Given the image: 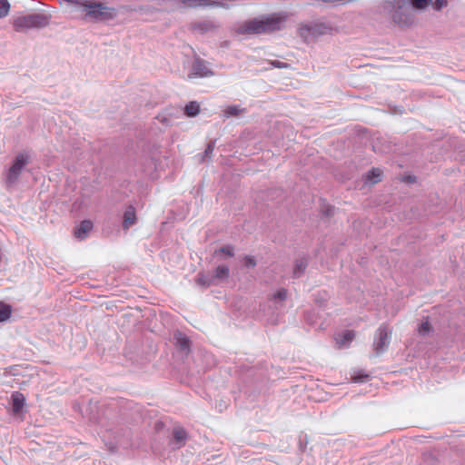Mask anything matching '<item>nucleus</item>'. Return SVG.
<instances>
[{"instance_id": "1", "label": "nucleus", "mask_w": 465, "mask_h": 465, "mask_svg": "<svg viewBox=\"0 0 465 465\" xmlns=\"http://www.w3.org/2000/svg\"><path fill=\"white\" fill-rule=\"evenodd\" d=\"M50 23V16L35 13L16 17L13 25L16 32H25L31 29H40L47 26Z\"/></svg>"}, {"instance_id": "2", "label": "nucleus", "mask_w": 465, "mask_h": 465, "mask_svg": "<svg viewBox=\"0 0 465 465\" xmlns=\"http://www.w3.org/2000/svg\"><path fill=\"white\" fill-rule=\"evenodd\" d=\"M282 20L278 17H265L247 22L241 32L248 34H262L280 30Z\"/></svg>"}, {"instance_id": "3", "label": "nucleus", "mask_w": 465, "mask_h": 465, "mask_svg": "<svg viewBox=\"0 0 465 465\" xmlns=\"http://www.w3.org/2000/svg\"><path fill=\"white\" fill-rule=\"evenodd\" d=\"M84 19L90 21L109 20L116 16L114 8L105 6L101 3H88L84 10Z\"/></svg>"}, {"instance_id": "4", "label": "nucleus", "mask_w": 465, "mask_h": 465, "mask_svg": "<svg viewBox=\"0 0 465 465\" xmlns=\"http://www.w3.org/2000/svg\"><path fill=\"white\" fill-rule=\"evenodd\" d=\"M29 163V155L25 153H19L13 164L8 169V172L5 176V183L7 185H13L18 180L23 169Z\"/></svg>"}, {"instance_id": "5", "label": "nucleus", "mask_w": 465, "mask_h": 465, "mask_svg": "<svg viewBox=\"0 0 465 465\" xmlns=\"http://www.w3.org/2000/svg\"><path fill=\"white\" fill-rule=\"evenodd\" d=\"M331 30V27L324 22H311L301 26L300 35L303 38L317 37L328 34Z\"/></svg>"}, {"instance_id": "6", "label": "nucleus", "mask_w": 465, "mask_h": 465, "mask_svg": "<svg viewBox=\"0 0 465 465\" xmlns=\"http://www.w3.org/2000/svg\"><path fill=\"white\" fill-rule=\"evenodd\" d=\"M391 338V331L387 326L381 325L376 331L373 341L374 351L377 355L383 353L389 347Z\"/></svg>"}, {"instance_id": "7", "label": "nucleus", "mask_w": 465, "mask_h": 465, "mask_svg": "<svg viewBox=\"0 0 465 465\" xmlns=\"http://www.w3.org/2000/svg\"><path fill=\"white\" fill-rule=\"evenodd\" d=\"M213 73L208 68L207 63L199 58L195 57L192 64L191 71L188 74L189 78H203L213 75Z\"/></svg>"}, {"instance_id": "8", "label": "nucleus", "mask_w": 465, "mask_h": 465, "mask_svg": "<svg viewBox=\"0 0 465 465\" xmlns=\"http://www.w3.org/2000/svg\"><path fill=\"white\" fill-rule=\"evenodd\" d=\"M175 340V345L185 353H188L191 349V341L188 336L185 334L176 331L173 335Z\"/></svg>"}, {"instance_id": "9", "label": "nucleus", "mask_w": 465, "mask_h": 465, "mask_svg": "<svg viewBox=\"0 0 465 465\" xmlns=\"http://www.w3.org/2000/svg\"><path fill=\"white\" fill-rule=\"evenodd\" d=\"M93 230V223L89 220L83 221L74 231V236L78 239H84Z\"/></svg>"}, {"instance_id": "10", "label": "nucleus", "mask_w": 465, "mask_h": 465, "mask_svg": "<svg viewBox=\"0 0 465 465\" xmlns=\"http://www.w3.org/2000/svg\"><path fill=\"white\" fill-rule=\"evenodd\" d=\"M136 212L135 208L132 205L128 206L124 214L123 227L128 229L131 225L136 222Z\"/></svg>"}, {"instance_id": "11", "label": "nucleus", "mask_w": 465, "mask_h": 465, "mask_svg": "<svg viewBox=\"0 0 465 465\" xmlns=\"http://www.w3.org/2000/svg\"><path fill=\"white\" fill-rule=\"evenodd\" d=\"M354 333L351 331H346L341 334H338L335 341L339 348L346 347L353 340Z\"/></svg>"}, {"instance_id": "12", "label": "nucleus", "mask_w": 465, "mask_h": 465, "mask_svg": "<svg viewBox=\"0 0 465 465\" xmlns=\"http://www.w3.org/2000/svg\"><path fill=\"white\" fill-rule=\"evenodd\" d=\"M308 262L305 258H300L296 260L294 268L292 271V277L293 278H300L305 272V269L307 268Z\"/></svg>"}, {"instance_id": "13", "label": "nucleus", "mask_w": 465, "mask_h": 465, "mask_svg": "<svg viewBox=\"0 0 465 465\" xmlns=\"http://www.w3.org/2000/svg\"><path fill=\"white\" fill-rule=\"evenodd\" d=\"M215 147V141H212L207 144L206 149L203 153H200L196 156V160L199 163H203L206 161H209L213 155V150Z\"/></svg>"}, {"instance_id": "14", "label": "nucleus", "mask_w": 465, "mask_h": 465, "mask_svg": "<svg viewBox=\"0 0 465 465\" xmlns=\"http://www.w3.org/2000/svg\"><path fill=\"white\" fill-rule=\"evenodd\" d=\"M392 19L394 23L401 25H408L412 22V18L408 15H404L401 10H396L393 13Z\"/></svg>"}, {"instance_id": "15", "label": "nucleus", "mask_w": 465, "mask_h": 465, "mask_svg": "<svg viewBox=\"0 0 465 465\" xmlns=\"http://www.w3.org/2000/svg\"><path fill=\"white\" fill-rule=\"evenodd\" d=\"M230 275V267L228 265H218L215 269V272L213 278L214 281H223L229 277Z\"/></svg>"}, {"instance_id": "16", "label": "nucleus", "mask_w": 465, "mask_h": 465, "mask_svg": "<svg viewBox=\"0 0 465 465\" xmlns=\"http://www.w3.org/2000/svg\"><path fill=\"white\" fill-rule=\"evenodd\" d=\"M201 110L200 104L196 101L189 102L184 107V113L189 117H194L199 114Z\"/></svg>"}, {"instance_id": "17", "label": "nucleus", "mask_w": 465, "mask_h": 465, "mask_svg": "<svg viewBox=\"0 0 465 465\" xmlns=\"http://www.w3.org/2000/svg\"><path fill=\"white\" fill-rule=\"evenodd\" d=\"M214 25L210 21L197 22L192 25L193 30L199 33H205L214 29Z\"/></svg>"}, {"instance_id": "18", "label": "nucleus", "mask_w": 465, "mask_h": 465, "mask_svg": "<svg viewBox=\"0 0 465 465\" xmlns=\"http://www.w3.org/2000/svg\"><path fill=\"white\" fill-rule=\"evenodd\" d=\"M13 398V411L15 412H19L21 409L24 407L25 399V396L20 392H15L12 395Z\"/></svg>"}, {"instance_id": "19", "label": "nucleus", "mask_w": 465, "mask_h": 465, "mask_svg": "<svg viewBox=\"0 0 465 465\" xmlns=\"http://www.w3.org/2000/svg\"><path fill=\"white\" fill-rule=\"evenodd\" d=\"M382 172L379 168H372L366 176V183L370 184L377 183L381 180Z\"/></svg>"}, {"instance_id": "20", "label": "nucleus", "mask_w": 465, "mask_h": 465, "mask_svg": "<svg viewBox=\"0 0 465 465\" xmlns=\"http://www.w3.org/2000/svg\"><path fill=\"white\" fill-rule=\"evenodd\" d=\"M12 306L3 302H0V322L10 319L12 315Z\"/></svg>"}, {"instance_id": "21", "label": "nucleus", "mask_w": 465, "mask_h": 465, "mask_svg": "<svg viewBox=\"0 0 465 465\" xmlns=\"http://www.w3.org/2000/svg\"><path fill=\"white\" fill-rule=\"evenodd\" d=\"M196 282L198 285L203 287H209L211 285L216 284V282L214 281L213 276H208L205 274H199L198 278L196 279Z\"/></svg>"}, {"instance_id": "22", "label": "nucleus", "mask_w": 465, "mask_h": 465, "mask_svg": "<svg viewBox=\"0 0 465 465\" xmlns=\"http://www.w3.org/2000/svg\"><path fill=\"white\" fill-rule=\"evenodd\" d=\"M183 3L191 8L208 6L211 5L210 0H183Z\"/></svg>"}, {"instance_id": "23", "label": "nucleus", "mask_w": 465, "mask_h": 465, "mask_svg": "<svg viewBox=\"0 0 465 465\" xmlns=\"http://www.w3.org/2000/svg\"><path fill=\"white\" fill-rule=\"evenodd\" d=\"M411 5L416 9H424L432 4V0H411Z\"/></svg>"}, {"instance_id": "24", "label": "nucleus", "mask_w": 465, "mask_h": 465, "mask_svg": "<svg viewBox=\"0 0 465 465\" xmlns=\"http://www.w3.org/2000/svg\"><path fill=\"white\" fill-rule=\"evenodd\" d=\"M10 10V4L7 0H0V18L5 17Z\"/></svg>"}, {"instance_id": "25", "label": "nucleus", "mask_w": 465, "mask_h": 465, "mask_svg": "<svg viewBox=\"0 0 465 465\" xmlns=\"http://www.w3.org/2000/svg\"><path fill=\"white\" fill-rule=\"evenodd\" d=\"M173 436H174V439L180 442H183L187 439V433L182 428L175 429L173 431Z\"/></svg>"}, {"instance_id": "26", "label": "nucleus", "mask_w": 465, "mask_h": 465, "mask_svg": "<svg viewBox=\"0 0 465 465\" xmlns=\"http://www.w3.org/2000/svg\"><path fill=\"white\" fill-rule=\"evenodd\" d=\"M287 298V290L284 288L280 289L276 293L272 295L274 302H283Z\"/></svg>"}, {"instance_id": "27", "label": "nucleus", "mask_w": 465, "mask_h": 465, "mask_svg": "<svg viewBox=\"0 0 465 465\" xmlns=\"http://www.w3.org/2000/svg\"><path fill=\"white\" fill-rule=\"evenodd\" d=\"M430 331L431 326L428 321L422 322L418 328L419 334L422 336L429 334Z\"/></svg>"}, {"instance_id": "28", "label": "nucleus", "mask_w": 465, "mask_h": 465, "mask_svg": "<svg viewBox=\"0 0 465 465\" xmlns=\"http://www.w3.org/2000/svg\"><path fill=\"white\" fill-rule=\"evenodd\" d=\"M69 4L74 5L77 9L84 12L85 5H88V0H66Z\"/></svg>"}, {"instance_id": "29", "label": "nucleus", "mask_w": 465, "mask_h": 465, "mask_svg": "<svg viewBox=\"0 0 465 465\" xmlns=\"http://www.w3.org/2000/svg\"><path fill=\"white\" fill-rule=\"evenodd\" d=\"M242 263L246 268H253L256 265L254 258L251 256H245L242 259Z\"/></svg>"}, {"instance_id": "30", "label": "nucleus", "mask_w": 465, "mask_h": 465, "mask_svg": "<svg viewBox=\"0 0 465 465\" xmlns=\"http://www.w3.org/2000/svg\"><path fill=\"white\" fill-rule=\"evenodd\" d=\"M447 5V0H435L432 1V4L430 5L433 6V8L437 11H440Z\"/></svg>"}, {"instance_id": "31", "label": "nucleus", "mask_w": 465, "mask_h": 465, "mask_svg": "<svg viewBox=\"0 0 465 465\" xmlns=\"http://www.w3.org/2000/svg\"><path fill=\"white\" fill-rule=\"evenodd\" d=\"M270 64L272 66L275 67V68H280V69L289 68L290 67L289 64L283 63V62H281V61H278V60L271 61Z\"/></svg>"}, {"instance_id": "32", "label": "nucleus", "mask_w": 465, "mask_h": 465, "mask_svg": "<svg viewBox=\"0 0 465 465\" xmlns=\"http://www.w3.org/2000/svg\"><path fill=\"white\" fill-rule=\"evenodd\" d=\"M223 253H226L228 256H231L232 251H231L230 247L221 248L220 250L215 251L214 255L217 256V255H221Z\"/></svg>"}, {"instance_id": "33", "label": "nucleus", "mask_w": 465, "mask_h": 465, "mask_svg": "<svg viewBox=\"0 0 465 465\" xmlns=\"http://www.w3.org/2000/svg\"><path fill=\"white\" fill-rule=\"evenodd\" d=\"M394 3L397 5L399 9H401L410 4L409 0H394Z\"/></svg>"}, {"instance_id": "34", "label": "nucleus", "mask_w": 465, "mask_h": 465, "mask_svg": "<svg viewBox=\"0 0 465 465\" xmlns=\"http://www.w3.org/2000/svg\"><path fill=\"white\" fill-rule=\"evenodd\" d=\"M323 213L326 215V216H331L333 215V213H334V209L333 207L331 206H328L326 209H324L323 211Z\"/></svg>"}, {"instance_id": "35", "label": "nucleus", "mask_w": 465, "mask_h": 465, "mask_svg": "<svg viewBox=\"0 0 465 465\" xmlns=\"http://www.w3.org/2000/svg\"><path fill=\"white\" fill-rule=\"evenodd\" d=\"M232 115V106H228L225 110H224V114L223 116L226 117V118H229Z\"/></svg>"}, {"instance_id": "36", "label": "nucleus", "mask_w": 465, "mask_h": 465, "mask_svg": "<svg viewBox=\"0 0 465 465\" xmlns=\"http://www.w3.org/2000/svg\"><path fill=\"white\" fill-rule=\"evenodd\" d=\"M368 376L367 375H362V376H354L352 378V381L354 382H362L364 381V379L367 378Z\"/></svg>"}, {"instance_id": "37", "label": "nucleus", "mask_w": 465, "mask_h": 465, "mask_svg": "<svg viewBox=\"0 0 465 465\" xmlns=\"http://www.w3.org/2000/svg\"><path fill=\"white\" fill-rule=\"evenodd\" d=\"M158 119H159L163 124H168V121H167V118H166L165 116L161 117V116L159 115V116H158Z\"/></svg>"}, {"instance_id": "38", "label": "nucleus", "mask_w": 465, "mask_h": 465, "mask_svg": "<svg viewBox=\"0 0 465 465\" xmlns=\"http://www.w3.org/2000/svg\"><path fill=\"white\" fill-rule=\"evenodd\" d=\"M240 110L238 109V107L236 105H234V109H233V112H234V116H236L238 114V112Z\"/></svg>"}]
</instances>
